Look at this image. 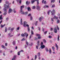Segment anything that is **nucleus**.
I'll list each match as a JSON object with an SVG mask.
<instances>
[{
	"instance_id": "nucleus-49",
	"label": "nucleus",
	"mask_w": 60,
	"mask_h": 60,
	"mask_svg": "<svg viewBox=\"0 0 60 60\" xmlns=\"http://www.w3.org/2000/svg\"><path fill=\"white\" fill-rule=\"evenodd\" d=\"M59 21H60L59 20H57V24H58V23H59Z\"/></svg>"
},
{
	"instance_id": "nucleus-29",
	"label": "nucleus",
	"mask_w": 60,
	"mask_h": 60,
	"mask_svg": "<svg viewBox=\"0 0 60 60\" xmlns=\"http://www.w3.org/2000/svg\"><path fill=\"white\" fill-rule=\"evenodd\" d=\"M43 41L44 42V43H46V40H45L44 39L43 40Z\"/></svg>"
},
{
	"instance_id": "nucleus-60",
	"label": "nucleus",
	"mask_w": 60,
	"mask_h": 60,
	"mask_svg": "<svg viewBox=\"0 0 60 60\" xmlns=\"http://www.w3.org/2000/svg\"><path fill=\"white\" fill-rule=\"evenodd\" d=\"M31 14H29L28 15V16H31Z\"/></svg>"
},
{
	"instance_id": "nucleus-46",
	"label": "nucleus",
	"mask_w": 60,
	"mask_h": 60,
	"mask_svg": "<svg viewBox=\"0 0 60 60\" xmlns=\"http://www.w3.org/2000/svg\"><path fill=\"white\" fill-rule=\"evenodd\" d=\"M20 52L19 51L17 53L18 55H19V56L20 55Z\"/></svg>"
},
{
	"instance_id": "nucleus-4",
	"label": "nucleus",
	"mask_w": 60,
	"mask_h": 60,
	"mask_svg": "<svg viewBox=\"0 0 60 60\" xmlns=\"http://www.w3.org/2000/svg\"><path fill=\"white\" fill-rule=\"evenodd\" d=\"M31 34L30 35V39H31V37H33V35H34V32L32 30H31Z\"/></svg>"
},
{
	"instance_id": "nucleus-36",
	"label": "nucleus",
	"mask_w": 60,
	"mask_h": 60,
	"mask_svg": "<svg viewBox=\"0 0 60 60\" xmlns=\"http://www.w3.org/2000/svg\"><path fill=\"white\" fill-rule=\"evenodd\" d=\"M5 12H4V13L3 14V15H6L7 14V13H6V12H7V11H5Z\"/></svg>"
},
{
	"instance_id": "nucleus-45",
	"label": "nucleus",
	"mask_w": 60,
	"mask_h": 60,
	"mask_svg": "<svg viewBox=\"0 0 60 60\" xmlns=\"http://www.w3.org/2000/svg\"><path fill=\"white\" fill-rule=\"evenodd\" d=\"M37 59V55H35V56L34 60H36Z\"/></svg>"
},
{
	"instance_id": "nucleus-16",
	"label": "nucleus",
	"mask_w": 60,
	"mask_h": 60,
	"mask_svg": "<svg viewBox=\"0 0 60 60\" xmlns=\"http://www.w3.org/2000/svg\"><path fill=\"white\" fill-rule=\"evenodd\" d=\"M45 49L46 52H49V49H48V48L47 47H45Z\"/></svg>"
},
{
	"instance_id": "nucleus-63",
	"label": "nucleus",
	"mask_w": 60,
	"mask_h": 60,
	"mask_svg": "<svg viewBox=\"0 0 60 60\" xmlns=\"http://www.w3.org/2000/svg\"><path fill=\"white\" fill-rule=\"evenodd\" d=\"M13 36V35H11L10 36H9V38H10L11 37H12V36Z\"/></svg>"
},
{
	"instance_id": "nucleus-42",
	"label": "nucleus",
	"mask_w": 60,
	"mask_h": 60,
	"mask_svg": "<svg viewBox=\"0 0 60 60\" xmlns=\"http://www.w3.org/2000/svg\"><path fill=\"white\" fill-rule=\"evenodd\" d=\"M13 12L14 13H16V11L15 10V9H13Z\"/></svg>"
},
{
	"instance_id": "nucleus-18",
	"label": "nucleus",
	"mask_w": 60,
	"mask_h": 60,
	"mask_svg": "<svg viewBox=\"0 0 60 60\" xmlns=\"http://www.w3.org/2000/svg\"><path fill=\"white\" fill-rule=\"evenodd\" d=\"M44 0H43L42 1V3H43L44 4H46V1H45L44 2Z\"/></svg>"
},
{
	"instance_id": "nucleus-23",
	"label": "nucleus",
	"mask_w": 60,
	"mask_h": 60,
	"mask_svg": "<svg viewBox=\"0 0 60 60\" xmlns=\"http://www.w3.org/2000/svg\"><path fill=\"white\" fill-rule=\"evenodd\" d=\"M42 18L41 17H40L39 18V20L40 22H41L42 19Z\"/></svg>"
},
{
	"instance_id": "nucleus-17",
	"label": "nucleus",
	"mask_w": 60,
	"mask_h": 60,
	"mask_svg": "<svg viewBox=\"0 0 60 60\" xmlns=\"http://www.w3.org/2000/svg\"><path fill=\"white\" fill-rule=\"evenodd\" d=\"M35 1V0H32L31 1V3L32 4H33Z\"/></svg>"
},
{
	"instance_id": "nucleus-2",
	"label": "nucleus",
	"mask_w": 60,
	"mask_h": 60,
	"mask_svg": "<svg viewBox=\"0 0 60 60\" xmlns=\"http://www.w3.org/2000/svg\"><path fill=\"white\" fill-rule=\"evenodd\" d=\"M24 24H23V26L24 27H26V26L27 27H29V25L28 24H27V22H23Z\"/></svg>"
},
{
	"instance_id": "nucleus-12",
	"label": "nucleus",
	"mask_w": 60,
	"mask_h": 60,
	"mask_svg": "<svg viewBox=\"0 0 60 60\" xmlns=\"http://www.w3.org/2000/svg\"><path fill=\"white\" fill-rule=\"evenodd\" d=\"M24 34V36H26V38H27L28 36V34H27V33H25Z\"/></svg>"
},
{
	"instance_id": "nucleus-15",
	"label": "nucleus",
	"mask_w": 60,
	"mask_h": 60,
	"mask_svg": "<svg viewBox=\"0 0 60 60\" xmlns=\"http://www.w3.org/2000/svg\"><path fill=\"white\" fill-rule=\"evenodd\" d=\"M27 9L28 10V11H31L30 7H28L27 8Z\"/></svg>"
},
{
	"instance_id": "nucleus-56",
	"label": "nucleus",
	"mask_w": 60,
	"mask_h": 60,
	"mask_svg": "<svg viewBox=\"0 0 60 60\" xmlns=\"http://www.w3.org/2000/svg\"><path fill=\"white\" fill-rule=\"evenodd\" d=\"M35 8V6H33V9H34Z\"/></svg>"
},
{
	"instance_id": "nucleus-62",
	"label": "nucleus",
	"mask_w": 60,
	"mask_h": 60,
	"mask_svg": "<svg viewBox=\"0 0 60 60\" xmlns=\"http://www.w3.org/2000/svg\"><path fill=\"white\" fill-rule=\"evenodd\" d=\"M38 46H37L36 47V48L37 49H38Z\"/></svg>"
},
{
	"instance_id": "nucleus-7",
	"label": "nucleus",
	"mask_w": 60,
	"mask_h": 60,
	"mask_svg": "<svg viewBox=\"0 0 60 60\" xmlns=\"http://www.w3.org/2000/svg\"><path fill=\"white\" fill-rule=\"evenodd\" d=\"M24 5H22V6H21V8H20V12H22L23 11V8H24Z\"/></svg>"
},
{
	"instance_id": "nucleus-8",
	"label": "nucleus",
	"mask_w": 60,
	"mask_h": 60,
	"mask_svg": "<svg viewBox=\"0 0 60 60\" xmlns=\"http://www.w3.org/2000/svg\"><path fill=\"white\" fill-rule=\"evenodd\" d=\"M12 9L10 8H9L8 10V13H10L12 12Z\"/></svg>"
},
{
	"instance_id": "nucleus-19",
	"label": "nucleus",
	"mask_w": 60,
	"mask_h": 60,
	"mask_svg": "<svg viewBox=\"0 0 60 60\" xmlns=\"http://www.w3.org/2000/svg\"><path fill=\"white\" fill-rule=\"evenodd\" d=\"M20 24L21 25H22V24H23V23H22V19H21Z\"/></svg>"
},
{
	"instance_id": "nucleus-6",
	"label": "nucleus",
	"mask_w": 60,
	"mask_h": 60,
	"mask_svg": "<svg viewBox=\"0 0 60 60\" xmlns=\"http://www.w3.org/2000/svg\"><path fill=\"white\" fill-rule=\"evenodd\" d=\"M54 31L55 33H57V30L56 29V28L55 27L54 28Z\"/></svg>"
},
{
	"instance_id": "nucleus-26",
	"label": "nucleus",
	"mask_w": 60,
	"mask_h": 60,
	"mask_svg": "<svg viewBox=\"0 0 60 60\" xmlns=\"http://www.w3.org/2000/svg\"><path fill=\"white\" fill-rule=\"evenodd\" d=\"M43 7L44 8H46H46H49V6H47L46 5H45Z\"/></svg>"
},
{
	"instance_id": "nucleus-21",
	"label": "nucleus",
	"mask_w": 60,
	"mask_h": 60,
	"mask_svg": "<svg viewBox=\"0 0 60 60\" xmlns=\"http://www.w3.org/2000/svg\"><path fill=\"white\" fill-rule=\"evenodd\" d=\"M5 26V24H4V25H2V24H1L0 26V27L1 28H2L4 27V26Z\"/></svg>"
},
{
	"instance_id": "nucleus-32",
	"label": "nucleus",
	"mask_w": 60,
	"mask_h": 60,
	"mask_svg": "<svg viewBox=\"0 0 60 60\" xmlns=\"http://www.w3.org/2000/svg\"><path fill=\"white\" fill-rule=\"evenodd\" d=\"M38 22V21H36L35 22V25H36V26L37 25V23Z\"/></svg>"
},
{
	"instance_id": "nucleus-51",
	"label": "nucleus",
	"mask_w": 60,
	"mask_h": 60,
	"mask_svg": "<svg viewBox=\"0 0 60 60\" xmlns=\"http://www.w3.org/2000/svg\"><path fill=\"white\" fill-rule=\"evenodd\" d=\"M55 7V5H54V4H53V5L52 6V8H53V7Z\"/></svg>"
},
{
	"instance_id": "nucleus-61",
	"label": "nucleus",
	"mask_w": 60,
	"mask_h": 60,
	"mask_svg": "<svg viewBox=\"0 0 60 60\" xmlns=\"http://www.w3.org/2000/svg\"><path fill=\"white\" fill-rule=\"evenodd\" d=\"M17 29L18 30H19V27L18 28H17Z\"/></svg>"
},
{
	"instance_id": "nucleus-59",
	"label": "nucleus",
	"mask_w": 60,
	"mask_h": 60,
	"mask_svg": "<svg viewBox=\"0 0 60 60\" xmlns=\"http://www.w3.org/2000/svg\"><path fill=\"white\" fill-rule=\"evenodd\" d=\"M21 3V0H20L19 1V3L20 4Z\"/></svg>"
},
{
	"instance_id": "nucleus-43",
	"label": "nucleus",
	"mask_w": 60,
	"mask_h": 60,
	"mask_svg": "<svg viewBox=\"0 0 60 60\" xmlns=\"http://www.w3.org/2000/svg\"><path fill=\"white\" fill-rule=\"evenodd\" d=\"M36 1H37V0H35ZM37 4H39V0H37Z\"/></svg>"
},
{
	"instance_id": "nucleus-41",
	"label": "nucleus",
	"mask_w": 60,
	"mask_h": 60,
	"mask_svg": "<svg viewBox=\"0 0 60 60\" xmlns=\"http://www.w3.org/2000/svg\"><path fill=\"white\" fill-rule=\"evenodd\" d=\"M51 11L50 10H49L48 12V15H49V13Z\"/></svg>"
},
{
	"instance_id": "nucleus-50",
	"label": "nucleus",
	"mask_w": 60,
	"mask_h": 60,
	"mask_svg": "<svg viewBox=\"0 0 60 60\" xmlns=\"http://www.w3.org/2000/svg\"><path fill=\"white\" fill-rule=\"evenodd\" d=\"M49 38H50V39H51V38H52V36H50V35H49Z\"/></svg>"
},
{
	"instance_id": "nucleus-52",
	"label": "nucleus",
	"mask_w": 60,
	"mask_h": 60,
	"mask_svg": "<svg viewBox=\"0 0 60 60\" xmlns=\"http://www.w3.org/2000/svg\"><path fill=\"white\" fill-rule=\"evenodd\" d=\"M59 36L58 35V41H59Z\"/></svg>"
},
{
	"instance_id": "nucleus-3",
	"label": "nucleus",
	"mask_w": 60,
	"mask_h": 60,
	"mask_svg": "<svg viewBox=\"0 0 60 60\" xmlns=\"http://www.w3.org/2000/svg\"><path fill=\"white\" fill-rule=\"evenodd\" d=\"M20 12L21 14H23L24 15H26L28 14V12L27 11H26L25 12V13L23 11Z\"/></svg>"
},
{
	"instance_id": "nucleus-22",
	"label": "nucleus",
	"mask_w": 60,
	"mask_h": 60,
	"mask_svg": "<svg viewBox=\"0 0 60 60\" xmlns=\"http://www.w3.org/2000/svg\"><path fill=\"white\" fill-rule=\"evenodd\" d=\"M12 44L13 45H15L16 44V42H15V41H14L12 42Z\"/></svg>"
},
{
	"instance_id": "nucleus-11",
	"label": "nucleus",
	"mask_w": 60,
	"mask_h": 60,
	"mask_svg": "<svg viewBox=\"0 0 60 60\" xmlns=\"http://www.w3.org/2000/svg\"><path fill=\"white\" fill-rule=\"evenodd\" d=\"M37 9L38 10H39L40 9V6H37L36 7Z\"/></svg>"
},
{
	"instance_id": "nucleus-9",
	"label": "nucleus",
	"mask_w": 60,
	"mask_h": 60,
	"mask_svg": "<svg viewBox=\"0 0 60 60\" xmlns=\"http://www.w3.org/2000/svg\"><path fill=\"white\" fill-rule=\"evenodd\" d=\"M51 12L52 13V15H53L54 14H55V10H53L52 12L51 11Z\"/></svg>"
},
{
	"instance_id": "nucleus-54",
	"label": "nucleus",
	"mask_w": 60,
	"mask_h": 60,
	"mask_svg": "<svg viewBox=\"0 0 60 60\" xmlns=\"http://www.w3.org/2000/svg\"><path fill=\"white\" fill-rule=\"evenodd\" d=\"M57 29L58 30H59V28L58 27V26H57Z\"/></svg>"
},
{
	"instance_id": "nucleus-34",
	"label": "nucleus",
	"mask_w": 60,
	"mask_h": 60,
	"mask_svg": "<svg viewBox=\"0 0 60 60\" xmlns=\"http://www.w3.org/2000/svg\"><path fill=\"white\" fill-rule=\"evenodd\" d=\"M36 35L37 36H38V37L39 36H41V35H40V34H36Z\"/></svg>"
},
{
	"instance_id": "nucleus-64",
	"label": "nucleus",
	"mask_w": 60,
	"mask_h": 60,
	"mask_svg": "<svg viewBox=\"0 0 60 60\" xmlns=\"http://www.w3.org/2000/svg\"><path fill=\"white\" fill-rule=\"evenodd\" d=\"M15 59H14V58H12V60H15Z\"/></svg>"
},
{
	"instance_id": "nucleus-33",
	"label": "nucleus",
	"mask_w": 60,
	"mask_h": 60,
	"mask_svg": "<svg viewBox=\"0 0 60 60\" xmlns=\"http://www.w3.org/2000/svg\"><path fill=\"white\" fill-rule=\"evenodd\" d=\"M1 47H2V48H3V49H5V47L4 46V45H1Z\"/></svg>"
},
{
	"instance_id": "nucleus-37",
	"label": "nucleus",
	"mask_w": 60,
	"mask_h": 60,
	"mask_svg": "<svg viewBox=\"0 0 60 60\" xmlns=\"http://www.w3.org/2000/svg\"><path fill=\"white\" fill-rule=\"evenodd\" d=\"M14 27L11 28V31H13V30L14 29Z\"/></svg>"
},
{
	"instance_id": "nucleus-55",
	"label": "nucleus",
	"mask_w": 60,
	"mask_h": 60,
	"mask_svg": "<svg viewBox=\"0 0 60 60\" xmlns=\"http://www.w3.org/2000/svg\"><path fill=\"white\" fill-rule=\"evenodd\" d=\"M11 36V33H9L8 34V37H9L10 36Z\"/></svg>"
},
{
	"instance_id": "nucleus-38",
	"label": "nucleus",
	"mask_w": 60,
	"mask_h": 60,
	"mask_svg": "<svg viewBox=\"0 0 60 60\" xmlns=\"http://www.w3.org/2000/svg\"><path fill=\"white\" fill-rule=\"evenodd\" d=\"M52 49L53 51H55V47L54 46H52Z\"/></svg>"
},
{
	"instance_id": "nucleus-28",
	"label": "nucleus",
	"mask_w": 60,
	"mask_h": 60,
	"mask_svg": "<svg viewBox=\"0 0 60 60\" xmlns=\"http://www.w3.org/2000/svg\"><path fill=\"white\" fill-rule=\"evenodd\" d=\"M7 27H5V32H7Z\"/></svg>"
},
{
	"instance_id": "nucleus-48",
	"label": "nucleus",
	"mask_w": 60,
	"mask_h": 60,
	"mask_svg": "<svg viewBox=\"0 0 60 60\" xmlns=\"http://www.w3.org/2000/svg\"><path fill=\"white\" fill-rule=\"evenodd\" d=\"M33 20V17H32V16H31L30 18V20Z\"/></svg>"
},
{
	"instance_id": "nucleus-13",
	"label": "nucleus",
	"mask_w": 60,
	"mask_h": 60,
	"mask_svg": "<svg viewBox=\"0 0 60 60\" xmlns=\"http://www.w3.org/2000/svg\"><path fill=\"white\" fill-rule=\"evenodd\" d=\"M56 50H58V49H59L58 46L57 45V44H56Z\"/></svg>"
},
{
	"instance_id": "nucleus-57",
	"label": "nucleus",
	"mask_w": 60,
	"mask_h": 60,
	"mask_svg": "<svg viewBox=\"0 0 60 60\" xmlns=\"http://www.w3.org/2000/svg\"><path fill=\"white\" fill-rule=\"evenodd\" d=\"M11 28V27H10L9 28H8V30H10Z\"/></svg>"
},
{
	"instance_id": "nucleus-39",
	"label": "nucleus",
	"mask_w": 60,
	"mask_h": 60,
	"mask_svg": "<svg viewBox=\"0 0 60 60\" xmlns=\"http://www.w3.org/2000/svg\"><path fill=\"white\" fill-rule=\"evenodd\" d=\"M27 29L28 32H30V28L29 27H28L27 28Z\"/></svg>"
},
{
	"instance_id": "nucleus-27",
	"label": "nucleus",
	"mask_w": 60,
	"mask_h": 60,
	"mask_svg": "<svg viewBox=\"0 0 60 60\" xmlns=\"http://www.w3.org/2000/svg\"><path fill=\"white\" fill-rule=\"evenodd\" d=\"M40 43V41H38L37 42V45H38V46H39L40 45H39V43Z\"/></svg>"
},
{
	"instance_id": "nucleus-1",
	"label": "nucleus",
	"mask_w": 60,
	"mask_h": 60,
	"mask_svg": "<svg viewBox=\"0 0 60 60\" xmlns=\"http://www.w3.org/2000/svg\"><path fill=\"white\" fill-rule=\"evenodd\" d=\"M11 4V3H8V5H6V4H5L4 5V7L5 8L3 9V10H4V11H7V8H9L10 6H9V5Z\"/></svg>"
},
{
	"instance_id": "nucleus-20",
	"label": "nucleus",
	"mask_w": 60,
	"mask_h": 60,
	"mask_svg": "<svg viewBox=\"0 0 60 60\" xmlns=\"http://www.w3.org/2000/svg\"><path fill=\"white\" fill-rule=\"evenodd\" d=\"M41 56V54L40 53V52H39L38 53V57L40 56Z\"/></svg>"
},
{
	"instance_id": "nucleus-10",
	"label": "nucleus",
	"mask_w": 60,
	"mask_h": 60,
	"mask_svg": "<svg viewBox=\"0 0 60 60\" xmlns=\"http://www.w3.org/2000/svg\"><path fill=\"white\" fill-rule=\"evenodd\" d=\"M41 47L40 48L41 49H44L45 48V46L44 45H41Z\"/></svg>"
},
{
	"instance_id": "nucleus-58",
	"label": "nucleus",
	"mask_w": 60,
	"mask_h": 60,
	"mask_svg": "<svg viewBox=\"0 0 60 60\" xmlns=\"http://www.w3.org/2000/svg\"><path fill=\"white\" fill-rule=\"evenodd\" d=\"M38 30H39V31H40L41 30V28L40 27H38Z\"/></svg>"
},
{
	"instance_id": "nucleus-24",
	"label": "nucleus",
	"mask_w": 60,
	"mask_h": 60,
	"mask_svg": "<svg viewBox=\"0 0 60 60\" xmlns=\"http://www.w3.org/2000/svg\"><path fill=\"white\" fill-rule=\"evenodd\" d=\"M3 18L2 17V15H1L0 16V20H2L3 19Z\"/></svg>"
},
{
	"instance_id": "nucleus-30",
	"label": "nucleus",
	"mask_w": 60,
	"mask_h": 60,
	"mask_svg": "<svg viewBox=\"0 0 60 60\" xmlns=\"http://www.w3.org/2000/svg\"><path fill=\"white\" fill-rule=\"evenodd\" d=\"M26 45H27V46H28V45L29 43L28 42H27V41H26Z\"/></svg>"
},
{
	"instance_id": "nucleus-5",
	"label": "nucleus",
	"mask_w": 60,
	"mask_h": 60,
	"mask_svg": "<svg viewBox=\"0 0 60 60\" xmlns=\"http://www.w3.org/2000/svg\"><path fill=\"white\" fill-rule=\"evenodd\" d=\"M58 19V17H56V16H54L53 17V18H52L51 19V20L53 22L54 21V20H53V19Z\"/></svg>"
},
{
	"instance_id": "nucleus-44",
	"label": "nucleus",
	"mask_w": 60,
	"mask_h": 60,
	"mask_svg": "<svg viewBox=\"0 0 60 60\" xmlns=\"http://www.w3.org/2000/svg\"><path fill=\"white\" fill-rule=\"evenodd\" d=\"M48 31H46L45 32H44V34H47V33Z\"/></svg>"
},
{
	"instance_id": "nucleus-47",
	"label": "nucleus",
	"mask_w": 60,
	"mask_h": 60,
	"mask_svg": "<svg viewBox=\"0 0 60 60\" xmlns=\"http://www.w3.org/2000/svg\"><path fill=\"white\" fill-rule=\"evenodd\" d=\"M55 1V0H52L51 3H54Z\"/></svg>"
},
{
	"instance_id": "nucleus-53",
	"label": "nucleus",
	"mask_w": 60,
	"mask_h": 60,
	"mask_svg": "<svg viewBox=\"0 0 60 60\" xmlns=\"http://www.w3.org/2000/svg\"><path fill=\"white\" fill-rule=\"evenodd\" d=\"M38 39H41V37L40 36H39V37H38Z\"/></svg>"
},
{
	"instance_id": "nucleus-40",
	"label": "nucleus",
	"mask_w": 60,
	"mask_h": 60,
	"mask_svg": "<svg viewBox=\"0 0 60 60\" xmlns=\"http://www.w3.org/2000/svg\"><path fill=\"white\" fill-rule=\"evenodd\" d=\"M17 57V56L16 55H15L13 57V58L16 59V57Z\"/></svg>"
},
{
	"instance_id": "nucleus-14",
	"label": "nucleus",
	"mask_w": 60,
	"mask_h": 60,
	"mask_svg": "<svg viewBox=\"0 0 60 60\" xmlns=\"http://www.w3.org/2000/svg\"><path fill=\"white\" fill-rule=\"evenodd\" d=\"M30 2H29L28 1H27L26 2V5H29V4H30Z\"/></svg>"
},
{
	"instance_id": "nucleus-35",
	"label": "nucleus",
	"mask_w": 60,
	"mask_h": 60,
	"mask_svg": "<svg viewBox=\"0 0 60 60\" xmlns=\"http://www.w3.org/2000/svg\"><path fill=\"white\" fill-rule=\"evenodd\" d=\"M21 35L22 37H25V35L24 34H23V33H22L21 34Z\"/></svg>"
},
{
	"instance_id": "nucleus-25",
	"label": "nucleus",
	"mask_w": 60,
	"mask_h": 60,
	"mask_svg": "<svg viewBox=\"0 0 60 60\" xmlns=\"http://www.w3.org/2000/svg\"><path fill=\"white\" fill-rule=\"evenodd\" d=\"M26 40V38H23L21 40V41H25Z\"/></svg>"
},
{
	"instance_id": "nucleus-31",
	"label": "nucleus",
	"mask_w": 60,
	"mask_h": 60,
	"mask_svg": "<svg viewBox=\"0 0 60 60\" xmlns=\"http://www.w3.org/2000/svg\"><path fill=\"white\" fill-rule=\"evenodd\" d=\"M52 51L51 50V49H49V53L50 54H51V53Z\"/></svg>"
}]
</instances>
